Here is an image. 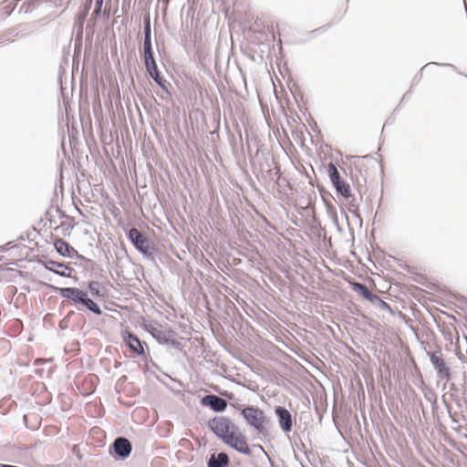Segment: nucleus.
<instances>
[{
    "mask_svg": "<svg viewBox=\"0 0 467 467\" xmlns=\"http://www.w3.org/2000/svg\"><path fill=\"white\" fill-rule=\"evenodd\" d=\"M204 425L230 449L247 457L254 456L247 437L229 417L216 415L205 420Z\"/></svg>",
    "mask_w": 467,
    "mask_h": 467,
    "instance_id": "obj_1",
    "label": "nucleus"
},
{
    "mask_svg": "<svg viewBox=\"0 0 467 467\" xmlns=\"http://www.w3.org/2000/svg\"><path fill=\"white\" fill-rule=\"evenodd\" d=\"M236 409L246 425L255 431V439L261 441H268L272 421L265 412L257 406L237 404Z\"/></svg>",
    "mask_w": 467,
    "mask_h": 467,
    "instance_id": "obj_2",
    "label": "nucleus"
},
{
    "mask_svg": "<svg viewBox=\"0 0 467 467\" xmlns=\"http://www.w3.org/2000/svg\"><path fill=\"white\" fill-rule=\"evenodd\" d=\"M138 323L140 327L149 333L160 345L171 346L176 350H182L183 345L178 340V333L175 330L170 327L162 329L163 326L159 321L147 319L143 317L140 318Z\"/></svg>",
    "mask_w": 467,
    "mask_h": 467,
    "instance_id": "obj_3",
    "label": "nucleus"
},
{
    "mask_svg": "<svg viewBox=\"0 0 467 467\" xmlns=\"http://www.w3.org/2000/svg\"><path fill=\"white\" fill-rule=\"evenodd\" d=\"M122 230L135 250L145 259L154 265H157L156 256L160 251L154 245L153 241L150 239L146 234L140 232L134 226L130 227V225H124L122 226Z\"/></svg>",
    "mask_w": 467,
    "mask_h": 467,
    "instance_id": "obj_4",
    "label": "nucleus"
},
{
    "mask_svg": "<svg viewBox=\"0 0 467 467\" xmlns=\"http://www.w3.org/2000/svg\"><path fill=\"white\" fill-rule=\"evenodd\" d=\"M60 297L70 301L78 311L87 309L96 316L102 315L99 305L88 296V292L75 286L56 287Z\"/></svg>",
    "mask_w": 467,
    "mask_h": 467,
    "instance_id": "obj_5",
    "label": "nucleus"
},
{
    "mask_svg": "<svg viewBox=\"0 0 467 467\" xmlns=\"http://www.w3.org/2000/svg\"><path fill=\"white\" fill-rule=\"evenodd\" d=\"M34 242L35 247H31V264L41 265L46 270L52 272L58 276L69 278L75 269L68 266L64 261H56L44 254V248L46 245H39L35 238H31V243Z\"/></svg>",
    "mask_w": 467,
    "mask_h": 467,
    "instance_id": "obj_6",
    "label": "nucleus"
},
{
    "mask_svg": "<svg viewBox=\"0 0 467 467\" xmlns=\"http://www.w3.org/2000/svg\"><path fill=\"white\" fill-rule=\"evenodd\" d=\"M427 356L430 358V362L432 365L436 377L440 380H444L443 389L446 388L447 383L452 378V371L451 367L444 360L443 354L439 348L437 350L427 351Z\"/></svg>",
    "mask_w": 467,
    "mask_h": 467,
    "instance_id": "obj_7",
    "label": "nucleus"
},
{
    "mask_svg": "<svg viewBox=\"0 0 467 467\" xmlns=\"http://www.w3.org/2000/svg\"><path fill=\"white\" fill-rule=\"evenodd\" d=\"M121 337L127 348L145 362H149L150 348L147 343L129 329L121 331Z\"/></svg>",
    "mask_w": 467,
    "mask_h": 467,
    "instance_id": "obj_8",
    "label": "nucleus"
},
{
    "mask_svg": "<svg viewBox=\"0 0 467 467\" xmlns=\"http://www.w3.org/2000/svg\"><path fill=\"white\" fill-rule=\"evenodd\" d=\"M327 175L336 193L343 199L348 200L352 196L351 187L349 183L341 177L337 162L328 163Z\"/></svg>",
    "mask_w": 467,
    "mask_h": 467,
    "instance_id": "obj_9",
    "label": "nucleus"
},
{
    "mask_svg": "<svg viewBox=\"0 0 467 467\" xmlns=\"http://www.w3.org/2000/svg\"><path fill=\"white\" fill-rule=\"evenodd\" d=\"M145 69L149 77L156 83L160 88L168 95H171L172 86L169 80L163 76L159 69L156 58H151L143 61Z\"/></svg>",
    "mask_w": 467,
    "mask_h": 467,
    "instance_id": "obj_10",
    "label": "nucleus"
},
{
    "mask_svg": "<svg viewBox=\"0 0 467 467\" xmlns=\"http://www.w3.org/2000/svg\"><path fill=\"white\" fill-rule=\"evenodd\" d=\"M132 451V443L126 437H117L109 446V454L115 461H125Z\"/></svg>",
    "mask_w": 467,
    "mask_h": 467,
    "instance_id": "obj_11",
    "label": "nucleus"
},
{
    "mask_svg": "<svg viewBox=\"0 0 467 467\" xmlns=\"http://www.w3.org/2000/svg\"><path fill=\"white\" fill-rule=\"evenodd\" d=\"M274 412L280 430L285 434L290 433L294 425V417L291 411L285 406L277 405L274 407Z\"/></svg>",
    "mask_w": 467,
    "mask_h": 467,
    "instance_id": "obj_12",
    "label": "nucleus"
},
{
    "mask_svg": "<svg viewBox=\"0 0 467 467\" xmlns=\"http://www.w3.org/2000/svg\"><path fill=\"white\" fill-rule=\"evenodd\" d=\"M53 245L56 252L62 257L70 259L76 258L80 261L87 260L84 255L80 254L68 242L61 237H55Z\"/></svg>",
    "mask_w": 467,
    "mask_h": 467,
    "instance_id": "obj_13",
    "label": "nucleus"
},
{
    "mask_svg": "<svg viewBox=\"0 0 467 467\" xmlns=\"http://www.w3.org/2000/svg\"><path fill=\"white\" fill-rule=\"evenodd\" d=\"M200 404L203 407L209 408L215 413H222L225 411L228 406V403L224 399L213 393L204 395L200 400Z\"/></svg>",
    "mask_w": 467,
    "mask_h": 467,
    "instance_id": "obj_14",
    "label": "nucleus"
},
{
    "mask_svg": "<svg viewBox=\"0 0 467 467\" xmlns=\"http://www.w3.org/2000/svg\"><path fill=\"white\" fill-rule=\"evenodd\" d=\"M143 47H142V57L143 61L155 58L153 47H152V39H151V26H150V17H145L143 20Z\"/></svg>",
    "mask_w": 467,
    "mask_h": 467,
    "instance_id": "obj_15",
    "label": "nucleus"
},
{
    "mask_svg": "<svg viewBox=\"0 0 467 467\" xmlns=\"http://www.w3.org/2000/svg\"><path fill=\"white\" fill-rule=\"evenodd\" d=\"M64 195V172L62 167L59 168L57 176V182L53 192V196L50 200V206L48 209L52 211L53 208L62 206Z\"/></svg>",
    "mask_w": 467,
    "mask_h": 467,
    "instance_id": "obj_16",
    "label": "nucleus"
},
{
    "mask_svg": "<svg viewBox=\"0 0 467 467\" xmlns=\"http://www.w3.org/2000/svg\"><path fill=\"white\" fill-rule=\"evenodd\" d=\"M93 0H85L80 7L79 11L75 16V26L78 27V30L82 34L84 24L88 16L89 10L92 6Z\"/></svg>",
    "mask_w": 467,
    "mask_h": 467,
    "instance_id": "obj_17",
    "label": "nucleus"
},
{
    "mask_svg": "<svg viewBox=\"0 0 467 467\" xmlns=\"http://www.w3.org/2000/svg\"><path fill=\"white\" fill-rule=\"evenodd\" d=\"M317 189H318V191H319V192L321 194L322 201H323L324 205L326 207V211H327V215L329 216V218L331 219L332 223L337 227V231L339 233H342L343 229H342V227L339 224L338 215H337V211L336 206L327 197H325L323 195L322 188L321 187L317 186Z\"/></svg>",
    "mask_w": 467,
    "mask_h": 467,
    "instance_id": "obj_18",
    "label": "nucleus"
},
{
    "mask_svg": "<svg viewBox=\"0 0 467 467\" xmlns=\"http://www.w3.org/2000/svg\"><path fill=\"white\" fill-rule=\"evenodd\" d=\"M229 463L230 457L223 451L211 452L206 461L207 467H227Z\"/></svg>",
    "mask_w": 467,
    "mask_h": 467,
    "instance_id": "obj_19",
    "label": "nucleus"
},
{
    "mask_svg": "<svg viewBox=\"0 0 467 467\" xmlns=\"http://www.w3.org/2000/svg\"><path fill=\"white\" fill-rule=\"evenodd\" d=\"M63 0H31V13L39 8L45 13L62 5Z\"/></svg>",
    "mask_w": 467,
    "mask_h": 467,
    "instance_id": "obj_20",
    "label": "nucleus"
},
{
    "mask_svg": "<svg viewBox=\"0 0 467 467\" xmlns=\"http://www.w3.org/2000/svg\"><path fill=\"white\" fill-rule=\"evenodd\" d=\"M351 289L357 293L363 299L369 302L372 296L375 295L370 288L365 284L358 281H353L349 283Z\"/></svg>",
    "mask_w": 467,
    "mask_h": 467,
    "instance_id": "obj_21",
    "label": "nucleus"
},
{
    "mask_svg": "<svg viewBox=\"0 0 467 467\" xmlns=\"http://www.w3.org/2000/svg\"><path fill=\"white\" fill-rule=\"evenodd\" d=\"M88 292L90 293L91 296L103 298L106 295V289L103 285L96 280H90L87 283Z\"/></svg>",
    "mask_w": 467,
    "mask_h": 467,
    "instance_id": "obj_22",
    "label": "nucleus"
},
{
    "mask_svg": "<svg viewBox=\"0 0 467 467\" xmlns=\"http://www.w3.org/2000/svg\"><path fill=\"white\" fill-rule=\"evenodd\" d=\"M13 244V242H9V243L5 244V245H1L0 252L12 251L11 254L15 255L16 253L14 251L17 250V249H21L20 255L24 256L25 259H27V257L29 256V248H27V246H26V245H22L21 247H19L17 244Z\"/></svg>",
    "mask_w": 467,
    "mask_h": 467,
    "instance_id": "obj_23",
    "label": "nucleus"
},
{
    "mask_svg": "<svg viewBox=\"0 0 467 467\" xmlns=\"http://www.w3.org/2000/svg\"><path fill=\"white\" fill-rule=\"evenodd\" d=\"M20 0H5L0 5V19H5L14 11L16 5Z\"/></svg>",
    "mask_w": 467,
    "mask_h": 467,
    "instance_id": "obj_24",
    "label": "nucleus"
},
{
    "mask_svg": "<svg viewBox=\"0 0 467 467\" xmlns=\"http://www.w3.org/2000/svg\"><path fill=\"white\" fill-rule=\"evenodd\" d=\"M369 303L374 305L375 306L379 307V309L388 312L391 316H395V314H396L394 309L392 308V306L388 302H386L385 300L381 299L376 294L369 300Z\"/></svg>",
    "mask_w": 467,
    "mask_h": 467,
    "instance_id": "obj_25",
    "label": "nucleus"
},
{
    "mask_svg": "<svg viewBox=\"0 0 467 467\" xmlns=\"http://www.w3.org/2000/svg\"><path fill=\"white\" fill-rule=\"evenodd\" d=\"M371 159L374 162H378L376 159H373L372 157L368 156V155H366V156H351V159H355L357 161H354V166L355 168L359 171L360 175L362 177H364V181L365 182H367V178H366V175L363 173V170H364V163L360 161L361 159Z\"/></svg>",
    "mask_w": 467,
    "mask_h": 467,
    "instance_id": "obj_26",
    "label": "nucleus"
},
{
    "mask_svg": "<svg viewBox=\"0 0 467 467\" xmlns=\"http://www.w3.org/2000/svg\"><path fill=\"white\" fill-rule=\"evenodd\" d=\"M327 401H321L320 403H317V401H315L314 410L318 418L319 423H322V420H323L324 414L327 412Z\"/></svg>",
    "mask_w": 467,
    "mask_h": 467,
    "instance_id": "obj_27",
    "label": "nucleus"
},
{
    "mask_svg": "<svg viewBox=\"0 0 467 467\" xmlns=\"http://www.w3.org/2000/svg\"><path fill=\"white\" fill-rule=\"evenodd\" d=\"M75 226H76L75 221L69 222L65 219V221L61 222V223L58 226L55 227V230L57 231L58 228H61L62 234L64 236H69Z\"/></svg>",
    "mask_w": 467,
    "mask_h": 467,
    "instance_id": "obj_28",
    "label": "nucleus"
},
{
    "mask_svg": "<svg viewBox=\"0 0 467 467\" xmlns=\"http://www.w3.org/2000/svg\"><path fill=\"white\" fill-rule=\"evenodd\" d=\"M425 399L431 403V410L433 412L437 411L438 404H437V394L432 389H428L427 392H424Z\"/></svg>",
    "mask_w": 467,
    "mask_h": 467,
    "instance_id": "obj_29",
    "label": "nucleus"
},
{
    "mask_svg": "<svg viewBox=\"0 0 467 467\" xmlns=\"http://www.w3.org/2000/svg\"><path fill=\"white\" fill-rule=\"evenodd\" d=\"M104 0H95V7L91 14V19L99 18L102 11Z\"/></svg>",
    "mask_w": 467,
    "mask_h": 467,
    "instance_id": "obj_30",
    "label": "nucleus"
},
{
    "mask_svg": "<svg viewBox=\"0 0 467 467\" xmlns=\"http://www.w3.org/2000/svg\"><path fill=\"white\" fill-rule=\"evenodd\" d=\"M54 209H55L56 213L58 215L59 219H61V220L66 219L67 221H69V222L75 221V218L73 216L67 214V213L62 210L61 206H58V209L57 208H54Z\"/></svg>",
    "mask_w": 467,
    "mask_h": 467,
    "instance_id": "obj_31",
    "label": "nucleus"
},
{
    "mask_svg": "<svg viewBox=\"0 0 467 467\" xmlns=\"http://www.w3.org/2000/svg\"><path fill=\"white\" fill-rule=\"evenodd\" d=\"M71 452L76 456L78 461L81 462L83 460L84 455L80 451L79 444H74L71 448Z\"/></svg>",
    "mask_w": 467,
    "mask_h": 467,
    "instance_id": "obj_32",
    "label": "nucleus"
},
{
    "mask_svg": "<svg viewBox=\"0 0 467 467\" xmlns=\"http://www.w3.org/2000/svg\"><path fill=\"white\" fill-rule=\"evenodd\" d=\"M45 218L49 222L50 227L54 226V228H55L56 226H57V221L54 219V215L52 214V212L50 209H47V212L45 213Z\"/></svg>",
    "mask_w": 467,
    "mask_h": 467,
    "instance_id": "obj_33",
    "label": "nucleus"
},
{
    "mask_svg": "<svg viewBox=\"0 0 467 467\" xmlns=\"http://www.w3.org/2000/svg\"><path fill=\"white\" fill-rule=\"evenodd\" d=\"M26 302V294L21 292L19 293L15 299V306H19Z\"/></svg>",
    "mask_w": 467,
    "mask_h": 467,
    "instance_id": "obj_34",
    "label": "nucleus"
},
{
    "mask_svg": "<svg viewBox=\"0 0 467 467\" xmlns=\"http://www.w3.org/2000/svg\"><path fill=\"white\" fill-rule=\"evenodd\" d=\"M411 93H412V86L410 88V89L408 91L405 92L399 106L396 108L395 111L399 109V107L401 106V104H403L404 102H406L410 99Z\"/></svg>",
    "mask_w": 467,
    "mask_h": 467,
    "instance_id": "obj_35",
    "label": "nucleus"
},
{
    "mask_svg": "<svg viewBox=\"0 0 467 467\" xmlns=\"http://www.w3.org/2000/svg\"><path fill=\"white\" fill-rule=\"evenodd\" d=\"M19 13H24L25 15H27L29 13V0H25L22 4Z\"/></svg>",
    "mask_w": 467,
    "mask_h": 467,
    "instance_id": "obj_36",
    "label": "nucleus"
},
{
    "mask_svg": "<svg viewBox=\"0 0 467 467\" xmlns=\"http://www.w3.org/2000/svg\"><path fill=\"white\" fill-rule=\"evenodd\" d=\"M441 399H442V402H443V404H444V406H445V408H446V410H447L448 413L450 414L451 419L452 420V421H455V420H454V419L452 418L451 413V404L446 400V399H445V394H444V395H442Z\"/></svg>",
    "mask_w": 467,
    "mask_h": 467,
    "instance_id": "obj_37",
    "label": "nucleus"
},
{
    "mask_svg": "<svg viewBox=\"0 0 467 467\" xmlns=\"http://www.w3.org/2000/svg\"><path fill=\"white\" fill-rule=\"evenodd\" d=\"M45 372L46 371L44 368H31V375L34 373L40 379H42L44 377Z\"/></svg>",
    "mask_w": 467,
    "mask_h": 467,
    "instance_id": "obj_38",
    "label": "nucleus"
},
{
    "mask_svg": "<svg viewBox=\"0 0 467 467\" xmlns=\"http://www.w3.org/2000/svg\"><path fill=\"white\" fill-rule=\"evenodd\" d=\"M348 211L354 215L358 214V205L355 204L353 202L349 203Z\"/></svg>",
    "mask_w": 467,
    "mask_h": 467,
    "instance_id": "obj_39",
    "label": "nucleus"
},
{
    "mask_svg": "<svg viewBox=\"0 0 467 467\" xmlns=\"http://www.w3.org/2000/svg\"><path fill=\"white\" fill-rule=\"evenodd\" d=\"M331 26V24H327V25H324L322 26H319L317 27V29L313 30L312 33H317V32H323V31H326L327 28H329Z\"/></svg>",
    "mask_w": 467,
    "mask_h": 467,
    "instance_id": "obj_40",
    "label": "nucleus"
},
{
    "mask_svg": "<svg viewBox=\"0 0 467 467\" xmlns=\"http://www.w3.org/2000/svg\"><path fill=\"white\" fill-rule=\"evenodd\" d=\"M436 65L440 66V67H451V68H455V66L452 65V64H449V63H435Z\"/></svg>",
    "mask_w": 467,
    "mask_h": 467,
    "instance_id": "obj_41",
    "label": "nucleus"
},
{
    "mask_svg": "<svg viewBox=\"0 0 467 467\" xmlns=\"http://www.w3.org/2000/svg\"><path fill=\"white\" fill-rule=\"evenodd\" d=\"M219 130H220V123L217 122L215 129L213 131H211L210 134L212 136L214 135V134L218 135Z\"/></svg>",
    "mask_w": 467,
    "mask_h": 467,
    "instance_id": "obj_42",
    "label": "nucleus"
},
{
    "mask_svg": "<svg viewBox=\"0 0 467 467\" xmlns=\"http://www.w3.org/2000/svg\"><path fill=\"white\" fill-rule=\"evenodd\" d=\"M19 33L18 29L16 27L12 28L9 30L8 36H16Z\"/></svg>",
    "mask_w": 467,
    "mask_h": 467,
    "instance_id": "obj_43",
    "label": "nucleus"
},
{
    "mask_svg": "<svg viewBox=\"0 0 467 467\" xmlns=\"http://www.w3.org/2000/svg\"><path fill=\"white\" fill-rule=\"evenodd\" d=\"M449 389H450L451 391H457L458 390V388H457L455 383H451L450 386H449Z\"/></svg>",
    "mask_w": 467,
    "mask_h": 467,
    "instance_id": "obj_44",
    "label": "nucleus"
},
{
    "mask_svg": "<svg viewBox=\"0 0 467 467\" xmlns=\"http://www.w3.org/2000/svg\"><path fill=\"white\" fill-rule=\"evenodd\" d=\"M458 300H459L460 302H462V303H463V304H466V305H467V297H466V296H460L458 297Z\"/></svg>",
    "mask_w": 467,
    "mask_h": 467,
    "instance_id": "obj_45",
    "label": "nucleus"
},
{
    "mask_svg": "<svg viewBox=\"0 0 467 467\" xmlns=\"http://www.w3.org/2000/svg\"><path fill=\"white\" fill-rule=\"evenodd\" d=\"M221 395H222L223 397L229 398V397H230V396H232L233 394H232L231 392L227 391V390H223V391H222V392H221Z\"/></svg>",
    "mask_w": 467,
    "mask_h": 467,
    "instance_id": "obj_46",
    "label": "nucleus"
},
{
    "mask_svg": "<svg viewBox=\"0 0 467 467\" xmlns=\"http://www.w3.org/2000/svg\"><path fill=\"white\" fill-rule=\"evenodd\" d=\"M25 237L29 241V231H26L24 234L21 235V239H24Z\"/></svg>",
    "mask_w": 467,
    "mask_h": 467,
    "instance_id": "obj_47",
    "label": "nucleus"
},
{
    "mask_svg": "<svg viewBox=\"0 0 467 467\" xmlns=\"http://www.w3.org/2000/svg\"><path fill=\"white\" fill-rule=\"evenodd\" d=\"M24 422H25L26 427L29 428L28 420H27V416L26 414L24 415Z\"/></svg>",
    "mask_w": 467,
    "mask_h": 467,
    "instance_id": "obj_48",
    "label": "nucleus"
},
{
    "mask_svg": "<svg viewBox=\"0 0 467 467\" xmlns=\"http://www.w3.org/2000/svg\"><path fill=\"white\" fill-rule=\"evenodd\" d=\"M58 82L61 83L62 82V72L60 71L59 74H58Z\"/></svg>",
    "mask_w": 467,
    "mask_h": 467,
    "instance_id": "obj_49",
    "label": "nucleus"
},
{
    "mask_svg": "<svg viewBox=\"0 0 467 467\" xmlns=\"http://www.w3.org/2000/svg\"><path fill=\"white\" fill-rule=\"evenodd\" d=\"M31 230L34 231L36 235H40V234L36 230L34 226H31Z\"/></svg>",
    "mask_w": 467,
    "mask_h": 467,
    "instance_id": "obj_50",
    "label": "nucleus"
},
{
    "mask_svg": "<svg viewBox=\"0 0 467 467\" xmlns=\"http://www.w3.org/2000/svg\"><path fill=\"white\" fill-rule=\"evenodd\" d=\"M421 76H422V75L420 74L419 78H417V77H416V78L413 79V82L419 81V80H420V78H421Z\"/></svg>",
    "mask_w": 467,
    "mask_h": 467,
    "instance_id": "obj_51",
    "label": "nucleus"
},
{
    "mask_svg": "<svg viewBox=\"0 0 467 467\" xmlns=\"http://www.w3.org/2000/svg\"><path fill=\"white\" fill-rule=\"evenodd\" d=\"M341 213H344L346 215V218L348 219V216L346 214V212L343 208H341Z\"/></svg>",
    "mask_w": 467,
    "mask_h": 467,
    "instance_id": "obj_52",
    "label": "nucleus"
},
{
    "mask_svg": "<svg viewBox=\"0 0 467 467\" xmlns=\"http://www.w3.org/2000/svg\"><path fill=\"white\" fill-rule=\"evenodd\" d=\"M388 124H391V121H390V119H388L386 120V122H385V125H388Z\"/></svg>",
    "mask_w": 467,
    "mask_h": 467,
    "instance_id": "obj_53",
    "label": "nucleus"
},
{
    "mask_svg": "<svg viewBox=\"0 0 467 467\" xmlns=\"http://www.w3.org/2000/svg\"><path fill=\"white\" fill-rule=\"evenodd\" d=\"M457 357H458L459 359H462L463 358L462 354H459V355H457Z\"/></svg>",
    "mask_w": 467,
    "mask_h": 467,
    "instance_id": "obj_54",
    "label": "nucleus"
},
{
    "mask_svg": "<svg viewBox=\"0 0 467 467\" xmlns=\"http://www.w3.org/2000/svg\"><path fill=\"white\" fill-rule=\"evenodd\" d=\"M213 389H214L215 391H219V389H219V387H218V386H216V387H214V388H213Z\"/></svg>",
    "mask_w": 467,
    "mask_h": 467,
    "instance_id": "obj_55",
    "label": "nucleus"
},
{
    "mask_svg": "<svg viewBox=\"0 0 467 467\" xmlns=\"http://www.w3.org/2000/svg\"><path fill=\"white\" fill-rule=\"evenodd\" d=\"M427 67H428V64H425L424 66H422V67H420V70H423V68H425Z\"/></svg>",
    "mask_w": 467,
    "mask_h": 467,
    "instance_id": "obj_56",
    "label": "nucleus"
},
{
    "mask_svg": "<svg viewBox=\"0 0 467 467\" xmlns=\"http://www.w3.org/2000/svg\"><path fill=\"white\" fill-rule=\"evenodd\" d=\"M427 67H428V64H425L424 66H422V67H420V70H423V68H425Z\"/></svg>",
    "mask_w": 467,
    "mask_h": 467,
    "instance_id": "obj_57",
    "label": "nucleus"
},
{
    "mask_svg": "<svg viewBox=\"0 0 467 467\" xmlns=\"http://www.w3.org/2000/svg\"><path fill=\"white\" fill-rule=\"evenodd\" d=\"M427 67H428V64H425L424 66H422V67H420V70H423V68H425Z\"/></svg>",
    "mask_w": 467,
    "mask_h": 467,
    "instance_id": "obj_58",
    "label": "nucleus"
},
{
    "mask_svg": "<svg viewBox=\"0 0 467 467\" xmlns=\"http://www.w3.org/2000/svg\"><path fill=\"white\" fill-rule=\"evenodd\" d=\"M427 67H428V64H425L424 66H422V67H420V70H423V68H425Z\"/></svg>",
    "mask_w": 467,
    "mask_h": 467,
    "instance_id": "obj_59",
    "label": "nucleus"
},
{
    "mask_svg": "<svg viewBox=\"0 0 467 467\" xmlns=\"http://www.w3.org/2000/svg\"><path fill=\"white\" fill-rule=\"evenodd\" d=\"M422 414L424 417H426V411L424 410V409L422 408Z\"/></svg>",
    "mask_w": 467,
    "mask_h": 467,
    "instance_id": "obj_60",
    "label": "nucleus"
},
{
    "mask_svg": "<svg viewBox=\"0 0 467 467\" xmlns=\"http://www.w3.org/2000/svg\"><path fill=\"white\" fill-rule=\"evenodd\" d=\"M379 165H380V171H381V173L383 174V173H384L383 167H382V165H381V164H379Z\"/></svg>",
    "mask_w": 467,
    "mask_h": 467,
    "instance_id": "obj_61",
    "label": "nucleus"
},
{
    "mask_svg": "<svg viewBox=\"0 0 467 467\" xmlns=\"http://www.w3.org/2000/svg\"><path fill=\"white\" fill-rule=\"evenodd\" d=\"M290 93H292L293 97H295V98H296V94H295V92H293V90H292V89H290Z\"/></svg>",
    "mask_w": 467,
    "mask_h": 467,
    "instance_id": "obj_62",
    "label": "nucleus"
},
{
    "mask_svg": "<svg viewBox=\"0 0 467 467\" xmlns=\"http://www.w3.org/2000/svg\"><path fill=\"white\" fill-rule=\"evenodd\" d=\"M152 365L155 367V368H158L157 364L153 361H151Z\"/></svg>",
    "mask_w": 467,
    "mask_h": 467,
    "instance_id": "obj_63",
    "label": "nucleus"
},
{
    "mask_svg": "<svg viewBox=\"0 0 467 467\" xmlns=\"http://www.w3.org/2000/svg\"><path fill=\"white\" fill-rule=\"evenodd\" d=\"M77 211L81 213V210L78 207H76Z\"/></svg>",
    "mask_w": 467,
    "mask_h": 467,
    "instance_id": "obj_64",
    "label": "nucleus"
}]
</instances>
